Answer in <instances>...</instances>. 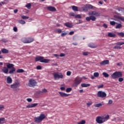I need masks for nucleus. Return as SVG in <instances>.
<instances>
[{
    "instance_id": "1",
    "label": "nucleus",
    "mask_w": 124,
    "mask_h": 124,
    "mask_svg": "<svg viewBox=\"0 0 124 124\" xmlns=\"http://www.w3.org/2000/svg\"><path fill=\"white\" fill-rule=\"evenodd\" d=\"M88 15L90 16L86 17V21H87V22H90V21L92 20V21H93L96 20V17H95V16L99 17V16H100V13L94 11H92L89 13Z\"/></svg>"
},
{
    "instance_id": "2",
    "label": "nucleus",
    "mask_w": 124,
    "mask_h": 124,
    "mask_svg": "<svg viewBox=\"0 0 124 124\" xmlns=\"http://www.w3.org/2000/svg\"><path fill=\"white\" fill-rule=\"evenodd\" d=\"M109 118L110 116L109 115H107L106 116L105 115L98 116L96 118V122L97 124H103V123L108 121Z\"/></svg>"
},
{
    "instance_id": "3",
    "label": "nucleus",
    "mask_w": 124,
    "mask_h": 124,
    "mask_svg": "<svg viewBox=\"0 0 124 124\" xmlns=\"http://www.w3.org/2000/svg\"><path fill=\"white\" fill-rule=\"evenodd\" d=\"M20 86L21 84H20L19 81H15V83L11 85L10 88L11 89H13V90H15L16 92H19L20 91L19 88H20Z\"/></svg>"
},
{
    "instance_id": "4",
    "label": "nucleus",
    "mask_w": 124,
    "mask_h": 124,
    "mask_svg": "<svg viewBox=\"0 0 124 124\" xmlns=\"http://www.w3.org/2000/svg\"><path fill=\"white\" fill-rule=\"evenodd\" d=\"M46 118L45 114H41L39 117H35L34 118V122L37 124H40L42 121H43L44 119Z\"/></svg>"
},
{
    "instance_id": "5",
    "label": "nucleus",
    "mask_w": 124,
    "mask_h": 124,
    "mask_svg": "<svg viewBox=\"0 0 124 124\" xmlns=\"http://www.w3.org/2000/svg\"><path fill=\"white\" fill-rule=\"evenodd\" d=\"M52 75L54 80H59V79H62L64 78L62 73H59L58 72L53 73Z\"/></svg>"
},
{
    "instance_id": "6",
    "label": "nucleus",
    "mask_w": 124,
    "mask_h": 124,
    "mask_svg": "<svg viewBox=\"0 0 124 124\" xmlns=\"http://www.w3.org/2000/svg\"><path fill=\"white\" fill-rule=\"evenodd\" d=\"M35 62H45V63H48L50 62L48 59H44L42 56L36 57L35 59Z\"/></svg>"
},
{
    "instance_id": "7",
    "label": "nucleus",
    "mask_w": 124,
    "mask_h": 124,
    "mask_svg": "<svg viewBox=\"0 0 124 124\" xmlns=\"http://www.w3.org/2000/svg\"><path fill=\"white\" fill-rule=\"evenodd\" d=\"M113 79H118L120 77H123V72L121 71H116L111 75Z\"/></svg>"
},
{
    "instance_id": "8",
    "label": "nucleus",
    "mask_w": 124,
    "mask_h": 124,
    "mask_svg": "<svg viewBox=\"0 0 124 124\" xmlns=\"http://www.w3.org/2000/svg\"><path fill=\"white\" fill-rule=\"evenodd\" d=\"M81 82H82V78L76 77L74 81V87H77L78 85H80Z\"/></svg>"
},
{
    "instance_id": "9",
    "label": "nucleus",
    "mask_w": 124,
    "mask_h": 124,
    "mask_svg": "<svg viewBox=\"0 0 124 124\" xmlns=\"http://www.w3.org/2000/svg\"><path fill=\"white\" fill-rule=\"evenodd\" d=\"M97 95L98 97H101V98H104V97H106V96H107V94H106V93L102 91H99L98 92Z\"/></svg>"
},
{
    "instance_id": "10",
    "label": "nucleus",
    "mask_w": 124,
    "mask_h": 124,
    "mask_svg": "<svg viewBox=\"0 0 124 124\" xmlns=\"http://www.w3.org/2000/svg\"><path fill=\"white\" fill-rule=\"evenodd\" d=\"M36 84H37V82L33 79H31L29 80V87H35L36 86Z\"/></svg>"
},
{
    "instance_id": "11",
    "label": "nucleus",
    "mask_w": 124,
    "mask_h": 124,
    "mask_svg": "<svg viewBox=\"0 0 124 124\" xmlns=\"http://www.w3.org/2000/svg\"><path fill=\"white\" fill-rule=\"evenodd\" d=\"M47 10H48L49 11H51V12H55V11H56L57 9H56V8H55V7H53V6H47L46 7Z\"/></svg>"
},
{
    "instance_id": "12",
    "label": "nucleus",
    "mask_w": 124,
    "mask_h": 124,
    "mask_svg": "<svg viewBox=\"0 0 124 124\" xmlns=\"http://www.w3.org/2000/svg\"><path fill=\"white\" fill-rule=\"evenodd\" d=\"M59 94H60V96L61 97H66L67 96H69L70 95V94H66L63 92H59Z\"/></svg>"
},
{
    "instance_id": "13",
    "label": "nucleus",
    "mask_w": 124,
    "mask_h": 124,
    "mask_svg": "<svg viewBox=\"0 0 124 124\" xmlns=\"http://www.w3.org/2000/svg\"><path fill=\"white\" fill-rule=\"evenodd\" d=\"M38 105V103L31 104H29L26 106V108H33V107H35Z\"/></svg>"
},
{
    "instance_id": "14",
    "label": "nucleus",
    "mask_w": 124,
    "mask_h": 124,
    "mask_svg": "<svg viewBox=\"0 0 124 124\" xmlns=\"http://www.w3.org/2000/svg\"><path fill=\"white\" fill-rule=\"evenodd\" d=\"M64 26H65V27H67V28H73V24H72V23L70 22H66L64 24Z\"/></svg>"
},
{
    "instance_id": "15",
    "label": "nucleus",
    "mask_w": 124,
    "mask_h": 124,
    "mask_svg": "<svg viewBox=\"0 0 124 124\" xmlns=\"http://www.w3.org/2000/svg\"><path fill=\"white\" fill-rule=\"evenodd\" d=\"M109 64V60H104L102 62H100V65H105Z\"/></svg>"
},
{
    "instance_id": "16",
    "label": "nucleus",
    "mask_w": 124,
    "mask_h": 124,
    "mask_svg": "<svg viewBox=\"0 0 124 124\" xmlns=\"http://www.w3.org/2000/svg\"><path fill=\"white\" fill-rule=\"evenodd\" d=\"M6 67L8 68V69L10 68H13L14 67V64L10 63H7Z\"/></svg>"
},
{
    "instance_id": "17",
    "label": "nucleus",
    "mask_w": 124,
    "mask_h": 124,
    "mask_svg": "<svg viewBox=\"0 0 124 124\" xmlns=\"http://www.w3.org/2000/svg\"><path fill=\"white\" fill-rule=\"evenodd\" d=\"M2 72L5 74H7L8 73V68L6 67H3V69H2Z\"/></svg>"
},
{
    "instance_id": "18",
    "label": "nucleus",
    "mask_w": 124,
    "mask_h": 124,
    "mask_svg": "<svg viewBox=\"0 0 124 124\" xmlns=\"http://www.w3.org/2000/svg\"><path fill=\"white\" fill-rule=\"evenodd\" d=\"M7 84H12V78L10 76L7 78Z\"/></svg>"
},
{
    "instance_id": "19",
    "label": "nucleus",
    "mask_w": 124,
    "mask_h": 124,
    "mask_svg": "<svg viewBox=\"0 0 124 124\" xmlns=\"http://www.w3.org/2000/svg\"><path fill=\"white\" fill-rule=\"evenodd\" d=\"M108 37H116V34L112 32H108Z\"/></svg>"
},
{
    "instance_id": "20",
    "label": "nucleus",
    "mask_w": 124,
    "mask_h": 124,
    "mask_svg": "<svg viewBox=\"0 0 124 124\" xmlns=\"http://www.w3.org/2000/svg\"><path fill=\"white\" fill-rule=\"evenodd\" d=\"M16 70V69H15V67L12 68L9 72V74H13V73L15 72Z\"/></svg>"
},
{
    "instance_id": "21",
    "label": "nucleus",
    "mask_w": 124,
    "mask_h": 124,
    "mask_svg": "<svg viewBox=\"0 0 124 124\" xmlns=\"http://www.w3.org/2000/svg\"><path fill=\"white\" fill-rule=\"evenodd\" d=\"M1 52L3 54H7L9 52V51L8 50V49H6L5 48H2L1 50Z\"/></svg>"
},
{
    "instance_id": "22",
    "label": "nucleus",
    "mask_w": 124,
    "mask_h": 124,
    "mask_svg": "<svg viewBox=\"0 0 124 124\" xmlns=\"http://www.w3.org/2000/svg\"><path fill=\"white\" fill-rule=\"evenodd\" d=\"M88 46H89L90 48H96V46L93 43H90L88 44Z\"/></svg>"
},
{
    "instance_id": "23",
    "label": "nucleus",
    "mask_w": 124,
    "mask_h": 124,
    "mask_svg": "<svg viewBox=\"0 0 124 124\" xmlns=\"http://www.w3.org/2000/svg\"><path fill=\"white\" fill-rule=\"evenodd\" d=\"M81 86L82 88H87L88 87H90L91 84H86V83H82L81 84Z\"/></svg>"
},
{
    "instance_id": "24",
    "label": "nucleus",
    "mask_w": 124,
    "mask_h": 124,
    "mask_svg": "<svg viewBox=\"0 0 124 124\" xmlns=\"http://www.w3.org/2000/svg\"><path fill=\"white\" fill-rule=\"evenodd\" d=\"M28 43H31V42H33L34 41V39L32 38H27Z\"/></svg>"
},
{
    "instance_id": "25",
    "label": "nucleus",
    "mask_w": 124,
    "mask_h": 124,
    "mask_svg": "<svg viewBox=\"0 0 124 124\" xmlns=\"http://www.w3.org/2000/svg\"><path fill=\"white\" fill-rule=\"evenodd\" d=\"M22 42L23 43H26L28 44L29 42H28V38H23L21 39Z\"/></svg>"
},
{
    "instance_id": "26",
    "label": "nucleus",
    "mask_w": 124,
    "mask_h": 124,
    "mask_svg": "<svg viewBox=\"0 0 124 124\" xmlns=\"http://www.w3.org/2000/svg\"><path fill=\"white\" fill-rule=\"evenodd\" d=\"M17 73H23L25 71L23 69H18L16 70Z\"/></svg>"
},
{
    "instance_id": "27",
    "label": "nucleus",
    "mask_w": 124,
    "mask_h": 124,
    "mask_svg": "<svg viewBox=\"0 0 124 124\" xmlns=\"http://www.w3.org/2000/svg\"><path fill=\"white\" fill-rule=\"evenodd\" d=\"M47 91L46 89H44L42 90V91H40L39 93H47Z\"/></svg>"
},
{
    "instance_id": "28",
    "label": "nucleus",
    "mask_w": 124,
    "mask_h": 124,
    "mask_svg": "<svg viewBox=\"0 0 124 124\" xmlns=\"http://www.w3.org/2000/svg\"><path fill=\"white\" fill-rule=\"evenodd\" d=\"M103 75L104 77H105V78H108V77H109V74H108L106 72H103Z\"/></svg>"
},
{
    "instance_id": "29",
    "label": "nucleus",
    "mask_w": 124,
    "mask_h": 124,
    "mask_svg": "<svg viewBox=\"0 0 124 124\" xmlns=\"http://www.w3.org/2000/svg\"><path fill=\"white\" fill-rule=\"evenodd\" d=\"M117 34L118 35H119V36H120L121 37H124V33L123 32H118Z\"/></svg>"
},
{
    "instance_id": "30",
    "label": "nucleus",
    "mask_w": 124,
    "mask_h": 124,
    "mask_svg": "<svg viewBox=\"0 0 124 124\" xmlns=\"http://www.w3.org/2000/svg\"><path fill=\"white\" fill-rule=\"evenodd\" d=\"M72 8L74 11H78V7L76 6H73Z\"/></svg>"
},
{
    "instance_id": "31",
    "label": "nucleus",
    "mask_w": 124,
    "mask_h": 124,
    "mask_svg": "<svg viewBox=\"0 0 124 124\" xmlns=\"http://www.w3.org/2000/svg\"><path fill=\"white\" fill-rule=\"evenodd\" d=\"M94 107H96V108L101 107V106H102V104L101 103L96 104L94 105Z\"/></svg>"
},
{
    "instance_id": "32",
    "label": "nucleus",
    "mask_w": 124,
    "mask_h": 124,
    "mask_svg": "<svg viewBox=\"0 0 124 124\" xmlns=\"http://www.w3.org/2000/svg\"><path fill=\"white\" fill-rule=\"evenodd\" d=\"M18 23L19 24H21V25H25V24H26V21H25L23 20H19Z\"/></svg>"
},
{
    "instance_id": "33",
    "label": "nucleus",
    "mask_w": 124,
    "mask_h": 124,
    "mask_svg": "<svg viewBox=\"0 0 124 124\" xmlns=\"http://www.w3.org/2000/svg\"><path fill=\"white\" fill-rule=\"evenodd\" d=\"M5 121V118H0V124H4Z\"/></svg>"
},
{
    "instance_id": "34",
    "label": "nucleus",
    "mask_w": 124,
    "mask_h": 124,
    "mask_svg": "<svg viewBox=\"0 0 124 124\" xmlns=\"http://www.w3.org/2000/svg\"><path fill=\"white\" fill-rule=\"evenodd\" d=\"M124 42H117L116 43V45H119V46H121L122 45H124Z\"/></svg>"
},
{
    "instance_id": "35",
    "label": "nucleus",
    "mask_w": 124,
    "mask_h": 124,
    "mask_svg": "<svg viewBox=\"0 0 124 124\" xmlns=\"http://www.w3.org/2000/svg\"><path fill=\"white\" fill-rule=\"evenodd\" d=\"M116 24H118V23L112 21H110V25H111V26H115L116 25Z\"/></svg>"
},
{
    "instance_id": "36",
    "label": "nucleus",
    "mask_w": 124,
    "mask_h": 124,
    "mask_svg": "<svg viewBox=\"0 0 124 124\" xmlns=\"http://www.w3.org/2000/svg\"><path fill=\"white\" fill-rule=\"evenodd\" d=\"M31 3H29L27 5H26V7H27V8H28V9H31Z\"/></svg>"
},
{
    "instance_id": "37",
    "label": "nucleus",
    "mask_w": 124,
    "mask_h": 124,
    "mask_svg": "<svg viewBox=\"0 0 124 124\" xmlns=\"http://www.w3.org/2000/svg\"><path fill=\"white\" fill-rule=\"evenodd\" d=\"M122 27V24L117 23V25L116 26V29H121Z\"/></svg>"
},
{
    "instance_id": "38",
    "label": "nucleus",
    "mask_w": 124,
    "mask_h": 124,
    "mask_svg": "<svg viewBox=\"0 0 124 124\" xmlns=\"http://www.w3.org/2000/svg\"><path fill=\"white\" fill-rule=\"evenodd\" d=\"M72 91V88H67L66 90V93H70Z\"/></svg>"
},
{
    "instance_id": "39",
    "label": "nucleus",
    "mask_w": 124,
    "mask_h": 124,
    "mask_svg": "<svg viewBox=\"0 0 124 124\" xmlns=\"http://www.w3.org/2000/svg\"><path fill=\"white\" fill-rule=\"evenodd\" d=\"M94 77H99V73L98 72H95L93 74Z\"/></svg>"
},
{
    "instance_id": "40",
    "label": "nucleus",
    "mask_w": 124,
    "mask_h": 124,
    "mask_svg": "<svg viewBox=\"0 0 124 124\" xmlns=\"http://www.w3.org/2000/svg\"><path fill=\"white\" fill-rule=\"evenodd\" d=\"M78 124H86V121L82 120L81 121L78 122Z\"/></svg>"
},
{
    "instance_id": "41",
    "label": "nucleus",
    "mask_w": 124,
    "mask_h": 124,
    "mask_svg": "<svg viewBox=\"0 0 124 124\" xmlns=\"http://www.w3.org/2000/svg\"><path fill=\"white\" fill-rule=\"evenodd\" d=\"M97 87L98 89H102V88L104 87V85L101 84V85H98Z\"/></svg>"
},
{
    "instance_id": "42",
    "label": "nucleus",
    "mask_w": 124,
    "mask_h": 124,
    "mask_svg": "<svg viewBox=\"0 0 124 124\" xmlns=\"http://www.w3.org/2000/svg\"><path fill=\"white\" fill-rule=\"evenodd\" d=\"M83 56H88V55H89V54H90V52H83L82 53Z\"/></svg>"
},
{
    "instance_id": "43",
    "label": "nucleus",
    "mask_w": 124,
    "mask_h": 124,
    "mask_svg": "<svg viewBox=\"0 0 124 124\" xmlns=\"http://www.w3.org/2000/svg\"><path fill=\"white\" fill-rule=\"evenodd\" d=\"M76 18H78V19H81L82 18V16H81V15H77L75 16Z\"/></svg>"
},
{
    "instance_id": "44",
    "label": "nucleus",
    "mask_w": 124,
    "mask_h": 124,
    "mask_svg": "<svg viewBox=\"0 0 124 124\" xmlns=\"http://www.w3.org/2000/svg\"><path fill=\"white\" fill-rule=\"evenodd\" d=\"M22 19H29V16H21Z\"/></svg>"
},
{
    "instance_id": "45",
    "label": "nucleus",
    "mask_w": 124,
    "mask_h": 124,
    "mask_svg": "<svg viewBox=\"0 0 124 124\" xmlns=\"http://www.w3.org/2000/svg\"><path fill=\"white\" fill-rule=\"evenodd\" d=\"M1 41L2 42H4V43H7V42H8V40H7V39H2L1 40Z\"/></svg>"
},
{
    "instance_id": "46",
    "label": "nucleus",
    "mask_w": 124,
    "mask_h": 124,
    "mask_svg": "<svg viewBox=\"0 0 124 124\" xmlns=\"http://www.w3.org/2000/svg\"><path fill=\"white\" fill-rule=\"evenodd\" d=\"M118 81L119 82H123L124 81V78L122 77L119 78Z\"/></svg>"
},
{
    "instance_id": "47",
    "label": "nucleus",
    "mask_w": 124,
    "mask_h": 124,
    "mask_svg": "<svg viewBox=\"0 0 124 124\" xmlns=\"http://www.w3.org/2000/svg\"><path fill=\"white\" fill-rule=\"evenodd\" d=\"M13 31H15V32H17V31H18V29L17 28V27H15L13 28Z\"/></svg>"
},
{
    "instance_id": "48",
    "label": "nucleus",
    "mask_w": 124,
    "mask_h": 124,
    "mask_svg": "<svg viewBox=\"0 0 124 124\" xmlns=\"http://www.w3.org/2000/svg\"><path fill=\"white\" fill-rule=\"evenodd\" d=\"M66 75L67 76H70V75H71V72L67 71V73H66Z\"/></svg>"
},
{
    "instance_id": "49",
    "label": "nucleus",
    "mask_w": 124,
    "mask_h": 124,
    "mask_svg": "<svg viewBox=\"0 0 124 124\" xmlns=\"http://www.w3.org/2000/svg\"><path fill=\"white\" fill-rule=\"evenodd\" d=\"M92 104H93V102L92 101L89 102L87 103V105H88V106H91Z\"/></svg>"
},
{
    "instance_id": "50",
    "label": "nucleus",
    "mask_w": 124,
    "mask_h": 124,
    "mask_svg": "<svg viewBox=\"0 0 124 124\" xmlns=\"http://www.w3.org/2000/svg\"><path fill=\"white\" fill-rule=\"evenodd\" d=\"M67 34V32L62 33L61 34V36H62V37L65 36V35H66Z\"/></svg>"
},
{
    "instance_id": "51",
    "label": "nucleus",
    "mask_w": 124,
    "mask_h": 124,
    "mask_svg": "<svg viewBox=\"0 0 124 124\" xmlns=\"http://www.w3.org/2000/svg\"><path fill=\"white\" fill-rule=\"evenodd\" d=\"M103 27H104V28H105V29H107L108 28V26L105 23H104L103 25Z\"/></svg>"
},
{
    "instance_id": "52",
    "label": "nucleus",
    "mask_w": 124,
    "mask_h": 124,
    "mask_svg": "<svg viewBox=\"0 0 124 124\" xmlns=\"http://www.w3.org/2000/svg\"><path fill=\"white\" fill-rule=\"evenodd\" d=\"M117 10H118V11H123L124 10V8H118Z\"/></svg>"
},
{
    "instance_id": "53",
    "label": "nucleus",
    "mask_w": 124,
    "mask_h": 124,
    "mask_svg": "<svg viewBox=\"0 0 124 124\" xmlns=\"http://www.w3.org/2000/svg\"><path fill=\"white\" fill-rule=\"evenodd\" d=\"M41 66L40 65H39V66H37L36 67V69L38 70H40V69H41Z\"/></svg>"
},
{
    "instance_id": "54",
    "label": "nucleus",
    "mask_w": 124,
    "mask_h": 124,
    "mask_svg": "<svg viewBox=\"0 0 124 124\" xmlns=\"http://www.w3.org/2000/svg\"><path fill=\"white\" fill-rule=\"evenodd\" d=\"M27 100L28 102H31L32 101V99H31V98H27Z\"/></svg>"
},
{
    "instance_id": "55",
    "label": "nucleus",
    "mask_w": 124,
    "mask_h": 124,
    "mask_svg": "<svg viewBox=\"0 0 124 124\" xmlns=\"http://www.w3.org/2000/svg\"><path fill=\"white\" fill-rule=\"evenodd\" d=\"M88 7L89 8H90L91 9H93V6L92 5H88Z\"/></svg>"
},
{
    "instance_id": "56",
    "label": "nucleus",
    "mask_w": 124,
    "mask_h": 124,
    "mask_svg": "<svg viewBox=\"0 0 124 124\" xmlns=\"http://www.w3.org/2000/svg\"><path fill=\"white\" fill-rule=\"evenodd\" d=\"M70 16H72L73 17H75V16H76V15H75V14L74 13H71L70 14Z\"/></svg>"
},
{
    "instance_id": "57",
    "label": "nucleus",
    "mask_w": 124,
    "mask_h": 124,
    "mask_svg": "<svg viewBox=\"0 0 124 124\" xmlns=\"http://www.w3.org/2000/svg\"><path fill=\"white\" fill-rule=\"evenodd\" d=\"M58 33H61L62 32V30L60 29H58L57 30Z\"/></svg>"
},
{
    "instance_id": "58",
    "label": "nucleus",
    "mask_w": 124,
    "mask_h": 124,
    "mask_svg": "<svg viewBox=\"0 0 124 124\" xmlns=\"http://www.w3.org/2000/svg\"><path fill=\"white\" fill-rule=\"evenodd\" d=\"M60 57H65V54L64 53H61L60 55Z\"/></svg>"
},
{
    "instance_id": "59",
    "label": "nucleus",
    "mask_w": 124,
    "mask_h": 124,
    "mask_svg": "<svg viewBox=\"0 0 124 124\" xmlns=\"http://www.w3.org/2000/svg\"><path fill=\"white\" fill-rule=\"evenodd\" d=\"M69 34L70 35H72V34H74V31H70V32L69 33Z\"/></svg>"
},
{
    "instance_id": "60",
    "label": "nucleus",
    "mask_w": 124,
    "mask_h": 124,
    "mask_svg": "<svg viewBox=\"0 0 124 124\" xmlns=\"http://www.w3.org/2000/svg\"><path fill=\"white\" fill-rule=\"evenodd\" d=\"M3 108H4V106H3V105H0V110H1V109H3Z\"/></svg>"
},
{
    "instance_id": "61",
    "label": "nucleus",
    "mask_w": 124,
    "mask_h": 124,
    "mask_svg": "<svg viewBox=\"0 0 124 124\" xmlns=\"http://www.w3.org/2000/svg\"><path fill=\"white\" fill-rule=\"evenodd\" d=\"M108 104H112V103H113V101L112 100H109L108 101Z\"/></svg>"
},
{
    "instance_id": "62",
    "label": "nucleus",
    "mask_w": 124,
    "mask_h": 124,
    "mask_svg": "<svg viewBox=\"0 0 124 124\" xmlns=\"http://www.w3.org/2000/svg\"><path fill=\"white\" fill-rule=\"evenodd\" d=\"M60 89L62 91H64L65 90V88L64 87H61Z\"/></svg>"
},
{
    "instance_id": "63",
    "label": "nucleus",
    "mask_w": 124,
    "mask_h": 124,
    "mask_svg": "<svg viewBox=\"0 0 124 124\" xmlns=\"http://www.w3.org/2000/svg\"><path fill=\"white\" fill-rule=\"evenodd\" d=\"M117 65L118 66H120V65H122V62L117 63Z\"/></svg>"
},
{
    "instance_id": "64",
    "label": "nucleus",
    "mask_w": 124,
    "mask_h": 124,
    "mask_svg": "<svg viewBox=\"0 0 124 124\" xmlns=\"http://www.w3.org/2000/svg\"><path fill=\"white\" fill-rule=\"evenodd\" d=\"M113 49H119V46H116L113 47Z\"/></svg>"
}]
</instances>
